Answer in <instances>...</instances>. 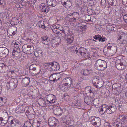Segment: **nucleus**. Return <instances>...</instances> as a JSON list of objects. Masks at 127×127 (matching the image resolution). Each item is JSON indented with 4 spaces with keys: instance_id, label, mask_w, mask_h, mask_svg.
I'll list each match as a JSON object with an SVG mask.
<instances>
[{
    "instance_id": "4c0bfd02",
    "label": "nucleus",
    "mask_w": 127,
    "mask_h": 127,
    "mask_svg": "<svg viewBox=\"0 0 127 127\" xmlns=\"http://www.w3.org/2000/svg\"><path fill=\"white\" fill-rule=\"evenodd\" d=\"M93 104L95 106H98L99 105V104L100 103V101L98 99L96 98L94 99L93 100Z\"/></svg>"
},
{
    "instance_id": "6e6d98bb",
    "label": "nucleus",
    "mask_w": 127,
    "mask_h": 127,
    "mask_svg": "<svg viewBox=\"0 0 127 127\" xmlns=\"http://www.w3.org/2000/svg\"><path fill=\"white\" fill-rule=\"evenodd\" d=\"M123 19L124 21L127 23V14L123 16Z\"/></svg>"
},
{
    "instance_id": "2f4dec72",
    "label": "nucleus",
    "mask_w": 127,
    "mask_h": 127,
    "mask_svg": "<svg viewBox=\"0 0 127 127\" xmlns=\"http://www.w3.org/2000/svg\"><path fill=\"white\" fill-rule=\"evenodd\" d=\"M93 85L97 89L99 88L102 86L103 83L102 81H99L97 83L96 82L93 83Z\"/></svg>"
},
{
    "instance_id": "a878e982",
    "label": "nucleus",
    "mask_w": 127,
    "mask_h": 127,
    "mask_svg": "<svg viewBox=\"0 0 127 127\" xmlns=\"http://www.w3.org/2000/svg\"><path fill=\"white\" fill-rule=\"evenodd\" d=\"M93 98H90L89 96H85L84 98V101L85 103L89 105H92L93 102Z\"/></svg>"
},
{
    "instance_id": "423d86ee",
    "label": "nucleus",
    "mask_w": 127,
    "mask_h": 127,
    "mask_svg": "<svg viewBox=\"0 0 127 127\" xmlns=\"http://www.w3.org/2000/svg\"><path fill=\"white\" fill-rule=\"evenodd\" d=\"M91 119V123L94 126L96 127H98L100 126L101 123L99 118L97 117H92Z\"/></svg>"
},
{
    "instance_id": "bb28decb",
    "label": "nucleus",
    "mask_w": 127,
    "mask_h": 127,
    "mask_svg": "<svg viewBox=\"0 0 127 127\" xmlns=\"http://www.w3.org/2000/svg\"><path fill=\"white\" fill-rule=\"evenodd\" d=\"M63 111V109L59 107L55 109L54 110V112L55 115H59L62 114Z\"/></svg>"
},
{
    "instance_id": "ea45409f",
    "label": "nucleus",
    "mask_w": 127,
    "mask_h": 127,
    "mask_svg": "<svg viewBox=\"0 0 127 127\" xmlns=\"http://www.w3.org/2000/svg\"><path fill=\"white\" fill-rule=\"evenodd\" d=\"M6 102L5 99L2 97H0V106H1L5 104Z\"/></svg>"
},
{
    "instance_id": "58836bf2",
    "label": "nucleus",
    "mask_w": 127,
    "mask_h": 127,
    "mask_svg": "<svg viewBox=\"0 0 127 127\" xmlns=\"http://www.w3.org/2000/svg\"><path fill=\"white\" fill-rule=\"evenodd\" d=\"M93 89L90 87H87L85 88V92L86 94L89 95V93Z\"/></svg>"
},
{
    "instance_id": "39448f33",
    "label": "nucleus",
    "mask_w": 127,
    "mask_h": 127,
    "mask_svg": "<svg viewBox=\"0 0 127 127\" xmlns=\"http://www.w3.org/2000/svg\"><path fill=\"white\" fill-rule=\"evenodd\" d=\"M64 80L65 82V83L63 85V87L64 89V91H67L71 87L72 81L71 78L70 77L65 78L64 79Z\"/></svg>"
},
{
    "instance_id": "c03bdc74",
    "label": "nucleus",
    "mask_w": 127,
    "mask_h": 127,
    "mask_svg": "<svg viewBox=\"0 0 127 127\" xmlns=\"http://www.w3.org/2000/svg\"><path fill=\"white\" fill-rule=\"evenodd\" d=\"M26 0H21L20 1V3L21 5L23 6H25L26 5Z\"/></svg>"
},
{
    "instance_id": "f03ea898",
    "label": "nucleus",
    "mask_w": 127,
    "mask_h": 127,
    "mask_svg": "<svg viewBox=\"0 0 127 127\" xmlns=\"http://www.w3.org/2000/svg\"><path fill=\"white\" fill-rule=\"evenodd\" d=\"M94 67L99 71H103L107 68V63L104 60L98 59L95 62Z\"/></svg>"
},
{
    "instance_id": "cd10ccee",
    "label": "nucleus",
    "mask_w": 127,
    "mask_h": 127,
    "mask_svg": "<svg viewBox=\"0 0 127 127\" xmlns=\"http://www.w3.org/2000/svg\"><path fill=\"white\" fill-rule=\"evenodd\" d=\"M30 45H27V44H25L23 46L22 49L25 52L29 54L30 53Z\"/></svg>"
},
{
    "instance_id": "49530a36",
    "label": "nucleus",
    "mask_w": 127,
    "mask_h": 127,
    "mask_svg": "<svg viewBox=\"0 0 127 127\" xmlns=\"http://www.w3.org/2000/svg\"><path fill=\"white\" fill-rule=\"evenodd\" d=\"M103 51L104 54H107L109 53V50L107 49L106 47L105 46L104 48Z\"/></svg>"
},
{
    "instance_id": "c9c22d12",
    "label": "nucleus",
    "mask_w": 127,
    "mask_h": 127,
    "mask_svg": "<svg viewBox=\"0 0 127 127\" xmlns=\"http://www.w3.org/2000/svg\"><path fill=\"white\" fill-rule=\"evenodd\" d=\"M108 3L111 6H116L117 1L116 0H107Z\"/></svg>"
},
{
    "instance_id": "603ef678",
    "label": "nucleus",
    "mask_w": 127,
    "mask_h": 127,
    "mask_svg": "<svg viewBox=\"0 0 127 127\" xmlns=\"http://www.w3.org/2000/svg\"><path fill=\"white\" fill-rule=\"evenodd\" d=\"M101 3L102 5L105 6L106 4V1L105 0H101Z\"/></svg>"
},
{
    "instance_id": "5fc2aeb1",
    "label": "nucleus",
    "mask_w": 127,
    "mask_h": 127,
    "mask_svg": "<svg viewBox=\"0 0 127 127\" xmlns=\"http://www.w3.org/2000/svg\"><path fill=\"white\" fill-rule=\"evenodd\" d=\"M69 18L71 19L72 21L73 22H77L78 21L77 20H76V19L73 17L72 16L70 17V18Z\"/></svg>"
},
{
    "instance_id": "6e6552de",
    "label": "nucleus",
    "mask_w": 127,
    "mask_h": 127,
    "mask_svg": "<svg viewBox=\"0 0 127 127\" xmlns=\"http://www.w3.org/2000/svg\"><path fill=\"white\" fill-rule=\"evenodd\" d=\"M48 123L49 126L55 127L58 123V121L55 117H51L48 120Z\"/></svg>"
},
{
    "instance_id": "864d4df0",
    "label": "nucleus",
    "mask_w": 127,
    "mask_h": 127,
    "mask_svg": "<svg viewBox=\"0 0 127 127\" xmlns=\"http://www.w3.org/2000/svg\"><path fill=\"white\" fill-rule=\"evenodd\" d=\"M104 127H111L109 123L107 122H105L104 124Z\"/></svg>"
},
{
    "instance_id": "ddd939ff",
    "label": "nucleus",
    "mask_w": 127,
    "mask_h": 127,
    "mask_svg": "<svg viewBox=\"0 0 127 127\" xmlns=\"http://www.w3.org/2000/svg\"><path fill=\"white\" fill-rule=\"evenodd\" d=\"M11 125L12 127H22L21 123L15 119L11 121Z\"/></svg>"
},
{
    "instance_id": "f704fd0d",
    "label": "nucleus",
    "mask_w": 127,
    "mask_h": 127,
    "mask_svg": "<svg viewBox=\"0 0 127 127\" xmlns=\"http://www.w3.org/2000/svg\"><path fill=\"white\" fill-rule=\"evenodd\" d=\"M20 55V52L13 50L12 52V55L14 57L18 58Z\"/></svg>"
},
{
    "instance_id": "13d9d810",
    "label": "nucleus",
    "mask_w": 127,
    "mask_h": 127,
    "mask_svg": "<svg viewBox=\"0 0 127 127\" xmlns=\"http://www.w3.org/2000/svg\"><path fill=\"white\" fill-rule=\"evenodd\" d=\"M9 63H11L10 65H11L13 66L15 64V63L14 62V61L13 60H11L9 61Z\"/></svg>"
},
{
    "instance_id": "6ab92c4d",
    "label": "nucleus",
    "mask_w": 127,
    "mask_h": 127,
    "mask_svg": "<svg viewBox=\"0 0 127 127\" xmlns=\"http://www.w3.org/2000/svg\"><path fill=\"white\" fill-rule=\"evenodd\" d=\"M113 126H115V127H127V126L124 124L119 120V119H117L113 124Z\"/></svg>"
},
{
    "instance_id": "69168bd1",
    "label": "nucleus",
    "mask_w": 127,
    "mask_h": 127,
    "mask_svg": "<svg viewBox=\"0 0 127 127\" xmlns=\"http://www.w3.org/2000/svg\"><path fill=\"white\" fill-rule=\"evenodd\" d=\"M115 89L118 92H120L122 90V89L121 87H120V88H117Z\"/></svg>"
},
{
    "instance_id": "a18cd8bd",
    "label": "nucleus",
    "mask_w": 127,
    "mask_h": 127,
    "mask_svg": "<svg viewBox=\"0 0 127 127\" xmlns=\"http://www.w3.org/2000/svg\"><path fill=\"white\" fill-rule=\"evenodd\" d=\"M83 73L85 75H88L89 74V71L86 69L84 70Z\"/></svg>"
},
{
    "instance_id": "393cba45",
    "label": "nucleus",
    "mask_w": 127,
    "mask_h": 127,
    "mask_svg": "<svg viewBox=\"0 0 127 127\" xmlns=\"http://www.w3.org/2000/svg\"><path fill=\"white\" fill-rule=\"evenodd\" d=\"M71 16H72L78 20L79 17H80L79 13L76 12L70 13V14L67 15V17L68 18H70V17H71Z\"/></svg>"
},
{
    "instance_id": "9d476101",
    "label": "nucleus",
    "mask_w": 127,
    "mask_h": 127,
    "mask_svg": "<svg viewBox=\"0 0 127 127\" xmlns=\"http://www.w3.org/2000/svg\"><path fill=\"white\" fill-rule=\"evenodd\" d=\"M8 69V66L3 63H0V73H4L7 72Z\"/></svg>"
},
{
    "instance_id": "dca6fc26",
    "label": "nucleus",
    "mask_w": 127,
    "mask_h": 127,
    "mask_svg": "<svg viewBox=\"0 0 127 127\" xmlns=\"http://www.w3.org/2000/svg\"><path fill=\"white\" fill-rule=\"evenodd\" d=\"M54 95L52 94H50L47 96V102L48 103H54L56 101V100L54 99Z\"/></svg>"
},
{
    "instance_id": "b1692460",
    "label": "nucleus",
    "mask_w": 127,
    "mask_h": 127,
    "mask_svg": "<svg viewBox=\"0 0 127 127\" xmlns=\"http://www.w3.org/2000/svg\"><path fill=\"white\" fill-rule=\"evenodd\" d=\"M108 111H109V114H110L112 113L115 112L116 109V106L112 104L108 106Z\"/></svg>"
},
{
    "instance_id": "7ed1b4c3",
    "label": "nucleus",
    "mask_w": 127,
    "mask_h": 127,
    "mask_svg": "<svg viewBox=\"0 0 127 127\" xmlns=\"http://www.w3.org/2000/svg\"><path fill=\"white\" fill-rule=\"evenodd\" d=\"M29 71L31 72L32 73V75H37L39 74L41 71L40 67L35 64L31 65L29 67Z\"/></svg>"
},
{
    "instance_id": "412c9836",
    "label": "nucleus",
    "mask_w": 127,
    "mask_h": 127,
    "mask_svg": "<svg viewBox=\"0 0 127 127\" xmlns=\"http://www.w3.org/2000/svg\"><path fill=\"white\" fill-rule=\"evenodd\" d=\"M94 38L93 40L95 42H97L96 40L97 39H98V40L99 41L104 42L106 39V38L102 36V37L100 35H95L93 36Z\"/></svg>"
},
{
    "instance_id": "0eeeda50",
    "label": "nucleus",
    "mask_w": 127,
    "mask_h": 127,
    "mask_svg": "<svg viewBox=\"0 0 127 127\" xmlns=\"http://www.w3.org/2000/svg\"><path fill=\"white\" fill-rule=\"evenodd\" d=\"M60 74L59 73H54L52 74L49 77V79L54 83L56 82L59 80H61Z\"/></svg>"
},
{
    "instance_id": "7c9ffc66",
    "label": "nucleus",
    "mask_w": 127,
    "mask_h": 127,
    "mask_svg": "<svg viewBox=\"0 0 127 127\" xmlns=\"http://www.w3.org/2000/svg\"><path fill=\"white\" fill-rule=\"evenodd\" d=\"M0 121H1L0 125L2 126H4L8 122L7 119L3 118L2 117H0Z\"/></svg>"
},
{
    "instance_id": "3c124183",
    "label": "nucleus",
    "mask_w": 127,
    "mask_h": 127,
    "mask_svg": "<svg viewBox=\"0 0 127 127\" xmlns=\"http://www.w3.org/2000/svg\"><path fill=\"white\" fill-rule=\"evenodd\" d=\"M87 27V25H84L82 24H81L80 25V29H83L84 28V29L85 30V29H86Z\"/></svg>"
},
{
    "instance_id": "473e14b6",
    "label": "nucleus",
    "mask_w": 127,
    "mask_h": 127,
    "mask_svg": "<svg viewBox=\"0 0 127 127\" xmlns=\"http://www.w3.org/2000/svg\"><path fill=\"white\" fill-rule=\"evenodd\" d=\"M41 41L45 45H49L50 43V40L48 37L43 38V40Z\"/></svg>"
},
{
    "instance_id": "8fccbe9b",
    "label": "nucleus",
    "mask_w": 127,
    "mask_h": 127,
    "mask_svg": "<svg viewBox=\"0 0 127 127\" xmlns=\"http://www.w3.org/2000/svg\"><path fill=\"white\" fill-rule=\"evenodd\" d=\"M89 95H90V98H92L94 96V91L92 90L89 93Z\"/></svg>"
},
{
    "instance_id": "338daca9",
    "label": "nucleus",
    "mask_w": 127,
    "mask_h": 127,
    "mask_svg": "<svg viewBox=\"0 0 127 127\" xmlns=\"http://www.w3.org/2000/svg\"><path fill=\"white\" fill-rule=\"evenodd\" d=\"M76 106H77L78 108H81V106H82V105L80 104H76Z\"/></svg>"
},
{
    "instance_id": "de8ad7c7",
    "label": "nucleus",
    "mask_w": 127,
    "mask_h": 127,
    "mask_svg": "<svg viewBox=\"0 0 127 127\" xmlns=\"http://www.w3.org/2000/svg\"><path fill=\"white\" fill-rule=\"evenodd\" d=\"M44 24V22L43 21H39L38 23V25L39 27Z\"/></svg>"
},
{
    "instance_id": "1a4fd4ad",
    "label": "nucleus",
    "mask_w": 127,
    "mask_h": 127,
    "mask_svg": "<svg viewBox=\"0 0 127 127\" xmlns=\"http://www.w3.org/2000/svg\"><path fill=\"white\" fill-rule=\"evenodd\" d=\"M9 53L8 49L5 47H0V55L1 57H5Z\"/></svg>"
},
{
    "instance_id": "c85d7f7f",
    "label": "nucleus",
    "mask_w": 127,
    "mask_h": 127,
    "mask_svg": "<svg viewBox=\"0 0 127 127\" xmlns=\"http://www.w3.org/2000/svg\"><path fill=\"white\" fill-rule=\"evenodd\" d=\"M34 54L36 56L39 57L40 58H42L43 56L42 52L41 50H37L35 51Z\"/></svg>"
},
{
    "instance_id": "bf43d9fd",
    "label": "nucleus",
    "mask_w": 127,
    "mask_h": 127,
    "mask_svg": "<svg viewBox=\"0 0 127 127\" xmlns=\"http://www.w3.org/2000/svg\"><path fill=\"white\" fill-rule=\"evenodd\" d=\"M15 48L20 51V47H21V46L20 44H17L14 46Z\"/></svg>"
},
{
    "instance_id": "f257e3e1",
    "label": "nucleus",
    "mask_w": 127,
    "mask_h": 127,
    "mask_svg": "<svg viewBox=\"0 0 127 127\" xmlns=\"http://www.w3.org/2000/svg\"><path fill=\"white\" fill-rule=\"evenodd\" d=\"M52 31L54 33L58 34H61L62 35H65L69 34V32L68 30H63L62 27L59 25H57L53 26L52 27Z\"/></svg>"
},
{
    "instance_id": "79ce46f5",
    "label": "nucleus",
    "mask_w": 127,
    "mask_h": 127,
    "mask_svg": "<svg viewBox=\"0 0 127 127\" xmlns=\"http://www.w3.org/2000/svg\"><path fill=\"white\" fill-rule=\"evenodd\" d=\"M121 87V85L119 83H117L116 84H114L112 86V88L114 89H116L118 88H120Z\"/></svg>"
},
{
    "instance_id": "4be33fe9",
    "label": "nucleus",
    "mask_w": 127,
    "mask_h": 127,
    "mask_svg": "<svg viewBox=\"0 0 127 127\" xmlns=\"http://www.w3.org/2000/svg\"><path fill=\"white\" fill-rule=\"evenodd\" d=\"M69 33H70V32ZM70 34H69L67 35H65L64 34L65 36H68L66 40V42L70 44L72 43L74 40V34H72L70 35Z\"/></svg>"
},
{
    "instance_id": "aec40b11",
    "label": "nucleus",
    "mask_w": 127,
    "mask_h": 127,
    "mask_svg": "<svg viewBox=\"0 0 127 127\" xmlns=\"http://www.w3.org/2000/svg\"><path fill=\"white\" fill-rule=\"evenodd\" d=\"M116 66L119 70H121L124 68V66L123 63L121 62L120 60L117 61L115 63Z\"/></svg>"
},
{
    "instance_id": "052dcab7",
    "label": "nucleus",
    "mask_w": 127,
    "mask_h": 127,
    "mask_svg": "<svg viewBox=\"0 0 127 127\" xmlns=\"http://www.w3.org/2000/svg\"><path fill=\"white\" fill-rule=\"evenodd\" d=\"M30 49V53H32L33 52L34 50L33 48V47H32L31 46Z\"/></svg>"
},
{
    "instance_id": "4468645a",
    "label": "nucleus",
    "mask_w": 127,
    "mask_h": 127,
    "mask_svg": "<svg viewBox=\"0 0 127 127\" xmlns=\"http://www.w3.org/2000/svg\"><path fill=\"white\" fill-rule=\"evenodd\" d=\"M40 6L41 11L42 12L46 13L49 11V7L47 6H46L44 3H41L40 4Z\"/></svg>"
},
{
    "instance_id": "0e129e2a",
    "label": "nucleus",
    "mask_w": 127,
    "mask_h": 127,
    "mask_svg": "<svg viewBox=\"0 0 127 127\" xmlns=\"http://www.w3.org/2000/svg\"><path fill=\"white\" fill-rule=\"evenodd\" d=\"M105 46L106 47H107V46L110 47H113L112 44V43H109Z\"/></svg>"
},
{
    "instance_id": "e2e57ef3",
    "label": "nucleus",
    "mask_w": 127,
    "mask_h": 127,
    "mask_svg": "<svg viewBox=\"0 0 127 127\" xmlns=\"http://www.w3.org/2000/svg\"><path fill=\"white\" fill-rule=\"evenodd\" d=\"M31 1L30 2V5H32L35 4L34 0H30Z\"/></svg>"
},
{
    "instance_id": "4d7b16f0",
    "label": "nucleus",
    "mask_w": 127,
    "mask_h": 127,
    "mask_svg": "<svg viewBox=\"0 0 127 127\" xmlns=\"http://www.w3.org/2000/svg\"><path fill=\"white\" fill-rule=\"evenodd\" d=\"M64 62H65V61L63 62V64H62V66L63 68L65 69H66L67 68V64L66 63H64Z\"/></svg>"
},
{
    "instance_id": "e433bc0d",
    "label": "nucleus",
    "mask_w": 127,
    "mask_h": 127,
    "mask_svg": "<svg viewBox=\"0 0 127 127\" xmlns=\"http://www.w3.org/2000/svg\"><path fill=\"white\" fill-rule=\"evenodd\" d=\"M85 49L83 47H81L79 48L78 50H75V53L77 55H79L78 53L80 54H82V52L85 50Z\"/></svg>"
},
{
    "instance_id": "09e8293b",
    "label": "nucleus",
    "mask_w": 127,
    "mask_h": 127,
    "mask_svg": "<svg viewBox=\"0 0 127 127\" xmlns=\"http://www.w3.org/2000/svg\"><path fill=\"white\" fill-rule=\"evenodd\" d=\"M86 52H87V50L85 49V50L82 52V54H81L82 56H83L84 57H86L87 56L86 55Z\"/></svg>"
},
{
    "instance_id": "2eb2a0df",
    "label": "nucleus",
    "mask_w": 127,
    "mask_h": 127,
    "mask_svg": "<svg viewBox=\"0 0 127 127\" xmlns=\"http://www.w3.org/2000/svg\"><path fill=\"white\" fill-rule=\"evenodd\" d=\"M61 3L65 8L70 7L72 5V3L69 0H61Z\"/></svg>"
},
{
    "instance_id": "f3484780",
    "label": "nucleus",
    "mask_w": 127,
    "mask_h": 127,
    "mask_svg": "<svg viewBox=\"0 0 127 127\" xmlns=\"http://www.w3.org/2000/svg\"><path fill=\"white\" fill-rule=\"evenodd\" d=\"M108 106L106 104H103L101 105V108L100 110V112L102 114L107 113L109 114Z\"/></svg>"
},
{
    "instance_id": "37998d69",
    "label": "nucleus",
    "mask_w": 127,
    "mask_h": 127,
    "mask_svg": "<svg viewBox=\"0 0 127 127\" xmlns=\"http://www.w3.org/2000/svg\"><path fill=\"white\" fill-rule=\"evenodd\" d=\"M24 125L26 127H31V124L29 121L26 122L25 123Z\"/></svg>"
},
{
    "instance_id": "20e7f679",
    "label": "nucleus",
    "mask_w": 127,
    "mask_h": 127,
    "mask_svg": "<svg viewBox=\"0 0 127 127\" xmlns=\"http://www.w3.org/2000/svg\"><path fill=\"white\" fill-rule=\"evenodd\" d=\"M45 64L46 67H47L48 68L50 67L52 71H57L60 69V68L59 64L57 62H51Z\"/></svg>"
},
{
    "instance_id": "72a5a7b5",
    "label": "nucleus",
    "mask_w": 127,
    "mask_h": 127,
    "mask_svg": "<svg viewBox=\"0 0 127 127\" xmlns=\"http://www.w3.org/2000/svg\"><path fill=\"white\" fill-rule=\"evenodd\" d=\"M95 19V17L94 16H92L91 17L89 15H86L85 16V20L87 22H94L93 21H92L91 19Z\"/></svg>"
},
{
    "instance_id": "774afa93",
    "label": "nucleus",
    "mask_w": 127,
    "mask_h": 127,
    "mask_svg": "<svg viewBox=\"0 0 127 127\" xmlns=\"http://www.w3.org/2000/svg\"><path fill=\"white\" fill-rule=\"evenodd\" d=\"M72 89L73 90H72V91L73 92L75 93V92H76L78 90L77 89H75L74 88L73 89Z\"/></svg>"
},
{
    "instance_id": "9b49d317",
    "label": "nucleus",
    "mask_w": 127,
    "mask_h": 127,
    "mask_svg": "<svg viewBox=\"0 0 127 127\" xmlns=\"http://www.w3.org/2000/svg\"><path fill=\"white\" fill-rule=\"evenodd\" d=\"M127 36H123L121 35L118 39L117 41L120 44H125L127 43Z\"/></svg>"
},
{
    "instance_id": "f8f14e48",
    "label": "nucleus",
    "mask_w": 127,
    "mask_h": 127,
    "mask_svg": "<svg viewBox=\"0 0 127 127\" xmlns=\"http://www.w3.org/2000/svg\"><path fill=\"white\" fill-rule=\"evenodd\" d=\"M7 83L9 85V89L11 90H14L17 87L18 81L16 79L14 80L13 82H8Z\"/></svg>"
},
{
    "instance_id": "a211bd4d",
    "label": "nucleus",
    "mask_w": 127,
    "mask_h": 127,
    "mask_svg": "<svg viewBox=\"0 0 127 127\" xmlns=\"http://www.w3.org/2000/svg\"><path fill=\"white\" fill-rule=\"evenodd\" d=\"M38 104L42 107H45L47 105L48 103L46 102L45 99L40 98L38 99L37 101Z\"/></svg>"
},
{
    "instance_id": "680f3d73",
    "label": "nucleus",
    "mask_w": 127,
    "mask_h": 127,
    "mask_svg": "<svg viewBox=\"0 0 127 127\" xmlns=\"http://www.w3.org/2000/svg\"><path fill=\"white\" fill-rule=\"evenodd\" d=\"M23 59H22V57L21 56L19 58V60L18 61L19 63L21 62H23Z\"/></svg>"
},
{
    "instance_id": "c756f323",
    "label": "nucleus",
    "mask_w": 127,
    "mask_h": 127,
    "mask_svg": "<svg viewBox=\"0 0 127 127\" xmlns=\"http://www.w3.org/2000/svg\"><path fill=\"white\" fill-rule=\"evenodd\" d=\"M30 78L29 77L24 78L22 79V82L25 84L28 85H29Z\"/></svg>"
},
{
    "instance_id": "a19ab883",
    "label": "nucleus",
    "mask_w": 127,
    "mask_h": 127,
    "mask_svg": "<svg viewBox=\"0 0 127 127\" xmlns=\"http://www.w3.org/2000/svg\"><path fill=\"white\" fill-rule=\"evenodd\" d=\"M116 27V26L115 25H108L107 28L109 30L111 31L114 30V28Z\"/></svg>"
},
{
    "instance_id": "5701e85b",
    "label": "nucleus",
    "mask_w": 127,
    "mask_h": 127,
    "mask_svg": "<svg viewBox=\"0 0 127 127\" xmlns=\"http://www.w3.org/2000/svg\"><path fill=\"white\" fill-rule=\"evenodd\" d=\"M117 119H119V121H121V123L127 127V121L126 118L125 116H120L119 118Z\"/></svg>"
}]
</instances>
